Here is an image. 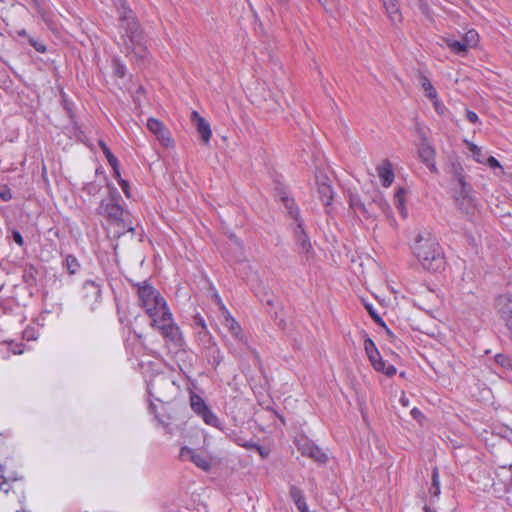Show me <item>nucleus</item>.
<instances>
[{
    "label": "nucleus",
    "mask_w": 512,
    "mask_h": 512,
    "mask_svg": "<svg viewBox=\"0 0 512 512\" xmlns=\"http://www.w3.org/2000/svg\"><path fill=\"white\" fill-rule=\"evenodd\" d=\"M99 145L104 153V155L106 156L107 158V161L108 163L111 165V166H116L118 164V160L117 158L112 154V152L110 151V149L107 147V145L103 142V141H100L99 142Z\"/></svg>",
    "instance_id": "obj_35"
},
{
    "label": "nucleus",
    "mask_w": 512,
    "mask_h": 512,
    "mask_svg": "<svg viewBox=\"0 0 512 512\" xmlns=\"http://www.w3.org/2000/svg\"><path fill=\"white\" fill-rule=\"evenodd\" d=\"M466 144L468 146L469 151L471 152L473 159L478 163H484L486 160V157L483 154L481 148L471 142H468V141H466Z\"/></svg>",
    "instance_id": "obj_29"
},
{
    "label": "nucleus",
    "mask_w": 512,
    "mask_h": 512,
    "mask_svg": "<svg viewBox=\"0 0 512 512\" xmlns=\"http://www.w3.org/2000/svg\"><path fill=\"white\" fill-rule=\"evenodd\" d=\"M0 198L4 201H8L12 198L10 189L5 185L0 186Z\"/></svg>",
    "instance_id": "obj_45"
},
{
    "label": "nucleus",
    "mask_w": 512,
    "mask_h": 512,
    "mask_svg": "<svg viewBox=\"0 0 512 512\" xmlns=\"http://www.w3.org/2000/svg\"><path fill=\"white\" fill-rule=\"evenodd\" d=\"M376 204L382 210V212L387 216V218L393 220L391 207L385 200L379 199L376 201Z\"/></svg>",
    "instance_id": "obj_38"
},
{
    "label": "nucleus",
    "mask_w": 512,
    "mask_h": 512,
    "mask_svg": "<svg viewBox=\"0 0 512 512\" xmlns=\"http://www.w3.org/2000/svg\"><path fill=\"white\" fill-rule=\"evenodd\" d=\"M173 389L174 382L171 381L168 377L155 378L150 382L148 386L149 394L161 403L170 401L171 394L168 390Z\"/></svg>",
    "instance_id": "obj_8"
},
{
    "label": "nucleus",
    "mask_w": 512,
    "mask_h": 512,
    "mask_svg": "<svg viewBox=\"0 0 512 512\" xmlns=\"http://www.w3.org/2000/svg\"><path fill=\"white\" fill-rule=\"evenodd\" d=\"M12 237H13V240H14L18 245H22V244H23V238H22L21 234H20L18 231H13V233H12Z\"/></svg>",
    "instance_id": "obj_50"
},
{
    "label": "nucleus",
    "mask_w": 512,
    "mask_h": 512,
    "mask_svg": "<svg viewBox=\"0 0 512 512\" xmlns=\"http://www.w3.org/2000/svg\"><path fill=\"white\" fill-rule=\"evenodd\" d=\"M265 302L268 304V305H273V299L272 298H267L265 300Z\"/></svg>",
    "instance_id": "obj_56"
},
{
    "label": "nucleus",
    "mask_w": 512,
    "mask_h": 512,
    "mask_svg": "<svg viewBox=\"0 0 512 512\" xmlns=\"http://www.w3.org/2000/svg\"><path fill=\"white\" fill-rule=\"evenodd\" d=\"M118 13L120 20L121 40L127 54H133L138 60L145 59L147 48L143 36L135 21L132 11L123 0H119Z\"/></svg>",
    "instance_id": "obj_2"
},
{
    "label": "nucleus",
    "mask_w": 512,
    "mask_h": 512,
    "mask_svg": "<svg viewBox=\"0 0 512 512\" xmlns=\"http://www.w3.org/2000/svg\"><path fill=\"white\" fill-rule=\"evenodd\" d=\"M252 353H254L255 357H258V354L255 352V350H252Z\"/></svg>",
    "instance_id": "obj_59"
},
{
    "label": "nucleus",
    "mask_w": 512,
    "mask_h": 512,
    "mask_svg": "<svg viewBox=\"0 0 512 512\" xmlns=\"http://www.w3.org/2000/svg\"><path fill=\"white\" fill-rule=\"evenodd\" d=\"M302 252H303V253H308V249H307V247H306V245H305V244H303V251H302Z\"/></svg>",
    "instance_id": "obj_57"
},
{
    "label": "nucleus",
    "mask_w": 512,
    "mask_h": 512,
    "mask_svg": "<svg viewBox=\"0 0 512 512\" xmlns=\"http://www.w3.org/2000/svg\"><path fill=\"white\" fill-rule=\"evenodd\" d=\"M495 361L503 368H511V360L506 355L497 354L495 356Z\"/></svg>",
    "instance_id": "obj_43"
},
{
    "label": "nucleus",
    "mask_w": 512,
    "mask_h": 512,
    "mask_svg": "<svg viewBox=\"0 0 512 512\" xmlns=\"http://www.w3.org/2000/svg\"><path fill=\"white\" fill-rule=\"evenodd\" d=\"M192 326L196 331L207 328L204 318L199 314L193 317Z\"/></svg>",
    "instance_id": "obj_40"
},
{
    "label": "nucleus",
    "mask_w": 512,
    "mask_h": 512,
    "mask_svg": "<svg viewBox=\"0 0 512 512\" xmlns=\"http://www.w3.org/2000/svg\"><path fill=\"white\" fill-rule=\"evenodd\" d=\"M378 175L383 186L388 187L394 180V173L388 163L382 164L378 167Z\"/></svg>",
    "instance_id": "obj_20"
},
{
    "label": "nucleus",
    "mask_w": 512,
    "mask_h": 512,
    "mask_svg": "<svg viewBox=\"0 0 512 512\" xmlns=\"http://www.w3.org/2000/svg\"><path fill=\"white\" fill-rule=\"evenodd\" d=\"M412 416L417 419L418 417L422 416L421 411H419L417 408H413L411 411Z\"/></svg>",
    "instance_id": "obj_54"
},
{
    "label": "nucleus",
    "mask_w": 512,
    "mask_h": 512,
    "mask_svg": "<svg viewBox=\"0 0 512 512\" xmlns=\"http://www.w3.org/2000/svg\"><path fill=\"white\" fill-rule=\"evenodd\" d=\"M298 450L301 452L303 456L312 458L313 460L320 464H324L328 460L327 453L324 452L317 445H315L313 442H310L308 440L300 442L298 444Z\"/></svg>",
    "instance_id": "obj_10"
},
{
    "label": "nucleus",
    "mask_w": 512,
    "mask_h": 512,
    "mask_svg": "<svg viewBox=\"0 0 512 512\" xmlns=\"http://www.w3.org/2000/svg\"><path fill=\"white\" fill-rule=\"evenodd\" d=\"M416 134L420 139V142L417 144V154L419 159L432 173H438L435 163L436 150L428 141L426 130L418 124L416 126Z\"/></svg>",
    "instance_id": "obj_6"
},
{
    "label": "nucleus",
    "mask_w": 512,
    "mask_h": 512,
    "mask_svg": "<svg viewBox=\"0 0 512 512\" xmlns=\"http://www.w3.org/2000/svg\"><path fill=\"white\" fill-rule=\"evenodd\" d=\"M466 117H467L468 121H470L471 123H476L478 121V116L473 111H467Z\"/></svg>",
    "instance_id": "obj_49"
},
{
    "label": "nucleus",
    "mask_w": 512,
    "mask_h": 512,
    "mask_svg": "<svg viewBox=\"0 0 512 512\" xmlns=\"http://www.w3.org/2000/svg\"><path fill=\"white\" fill-rule=\"evenodd\" d=\"M394 204L399 210L400 214L403 218H407L408 211L405 206V191L403 189H399L394 195Z\"/></svg>",
    "instance_id": "obj_25"
},
{
    "label": "nucleus",
    "mask_w": 512,
    "mask_h": 512,
    "mask_svg": "<svg viewBox=\"0 0 512 512\" xmlns=\"http://www.w3.org/2000/svg\"><path fill=\"white\" fill-rule=\"evenodd\" d=\"M429 493L431 496L438 498L441 494L440 488V477L439 470L437 467H434L431 474V486L429 488Z\"/></svg>",
    "instance_id": "obj_23"
},
{
    "label": "nucleus",
    "mask_w": 512,
    "mask_h": 512,
    "mask_svg": "<svg viewBox=\"0 0 512 512\" xmlns=\"http://www.w3.org/2000/svg\"><path fill=\"white\" fill-rule=\"evenodd\" d=\"M484 163H486L492 169H500L502 171L500 162L493 156L487 157Z\"/></svg>",
    "instance_id": "obj_44"
},
{
    "label": "nucleus",
    "mask_w": 512,
    "mask_h": 512,
    "mask_svg": "<svg viewBox=\"0 0 512 512\" xmlns=\"http://www.w3.org/2000/svg\"><path fill=\"white\" fill-rule=\"evenodd\" d=\"M118 192L116 189L110 193L108 198L101 201L97 213L102 217V224L109 236L119 237L125 232L132 231L129 213L117 202Z\"/></svg>",
    "instance_id": "obj_1"
},
{
    "label": "nucleus",
    "mask_w": 512,
    "mask_h": 512,
    "mask_svg": "<svg viewBox=\"0 0 512 512\" xmlns=\"http://www.w3.org/2000/svg\"><path fill=\"white\" fill-rule=\"evenodd\" d=\"M165 127L166 126L161 121H159L158 119L149 118L148 121H147V128L154 135H157Z\"/></svg>",
    "instance_id": "obj_34"
},
{
    "label": "nucleus",
    "mask_w": 512,
    "mask_h": 512,
    "mask_svg": "<svg viewBox=\"0 0 512 512\" xmlns=\"http://www.w3.org/2000/svg\"><path fill=\"white\" fill-rule=\"evenodd\" d=\"M114 170V176L119 181L121 178L120 171H119V163L116 166H111Z\"/></svg>",
    "instance_id": "obj_53"
},
{
    "label": "nucleus",
    "mask_w": 512,
    "mask_h": 512,
    "mask_svg": "<svg viewBox=\"0 0 512 512\" xmlns=\"http://www.w3.org/2000/svg\"><path fill=\"white\" fill-rule=\"evenodd\" d=\"M149 409H150V412H151V413H153V414L155 415V418H156L160 423H164V421H163V420H161V419L159 418V416L157 415V413H156V407H155V405H154L153 403H150V405H149Z\"/></svg>",
    "instance_id": "obj_52"
},
{
    "label": "nucleus",
    "mask_w": 512,
    "mask_h": 512,
    "mask_svg": "<svg viewBox=\"0 0 512 512\" xmlns=\"http://www.w3.org/2000/svg\"><path fill=\"white\" fill-rule=\"evenodd\" d=\"M452 172L456 185L454 197L459 207L467 214L473 213L475 209L474 199L471 195V187L465 182L463 167L459 163L452 164Z\"/></svg>",
    "instance_id": "obj_5"
},
{
    "label": "nucleus",
    "mask_w": 512,
    "mask_h": 512,
    "mask_svg": "<svg viewBox=\"0 0 512 512\" xmlns=\"http://www.w3.org/2000/svg\"><path fill=\"white\" fill-rule=\"evenodd\" d=\"M412 248L417 254L440 256L443 253L436 238L427 230L417 232L412 242Z\"/></svg>",
    "instance_id": "obj_7"
},
{
    "label": "nucleus",
    "mask_w": 512,
    "mask_h": 512,
    "mask_svg": "<svg viewBox=\"0 0 512 512\" xmlns=\"http://www.w3.org/2000/svg\"><path fill=\"white\" fill-rule=\"evenodd\" d=\"M367 357L376 371L382 372L389 377L396 374V368L393 365H386L379 352L377 355L372 354Z\"/></svg>",
    "instance_id": "obj_14"
},
{
    "label": "nucleus",
    "mask_w": 512,
    "mask_h": 512,
    "mask_svg": "<svg viewBox=\"0 0 512 512\" xmlns=\"http://www.w3.org/2000/svg\"><path fill=\"white\" fill-rule=\"evenodd\" d=\"M496 308L503 320L512 318V298L509 295H500L496 300Z\"/></svg>",
    "instance_id": "obj_15"
},
{
    "label": "nucleus",
    "mask_w": 512,
    "mask_h": 512,
    "mask_svg": "<svg viewBox=\"0 0 512 512\" xmlns=\"http://www.w3.org/2000/svg\"><path fill=\"white\" fill-rule=\"evenodd\" d=\"M66 266L69 274L73 275L79 268L77 258H66Z\"/></svg>",
    "instance_id": "obj_42"
},
{
    "label": "nucleus",
    "mask_w": 512,
    "mask_h": 512,
    "mask_svg": "<svg viewBox=\"0 0 512 512\" xmlns=\"http://www.w3.org/2000/svg\"><path fill=\"white\" fill-rule=\"evenodd\" d=\"M191 120L200 133L203 143L207 144L212 136L210 124L197 111L191 113Z\"/></svg>",
    "instance_id": "obj_13"
},
{
    "label": "nucleus",
    "mask_w": 512,
    "mask_h": 512,
    "mask_svg": "<svg viewBox=\"0 0 512 512\" xmlns=\"http://www.w3.org/2000/svg\"><path fill=\"white\" fill-rule=\"evenodd\" d=\"M138 297L141 306L151 319L159 316L163 311L169 309L165 299L151 285L144 282L138 285Z\"/></svg>",
    "instance_id": "obj_4"
},
{
    "label": "nucleus",
    "mask_w": 512,
    "mask_h": 512,
    "mask_svg": "<svg viewBox=\"0 0 512 512\" xmlns=\"http://www.w3.org/2000/svg\"><path fill=\"white\" fill-rule=\"evenodd\" d=\"M222 315L224 317L223 325L230 331V333L238 340L245 341V337L242 333V328L239 323L234 319L226 307L221 304L220 307Z\"/></svg>",
    "instance_id": "obj_12"
},
{
    "label": "nucleus",
    "mask_w": 512,
    "mask_h": 512,
    "mask_svg": "<svg viewBox=\"0 0 512 512\" xmlns=\"http://www.w3.org/2000/svg\"><path fill=\"white\" fill-rule=\"evenodd\" d=\"M81 298L83 305L93 311L101 299L100 286L94 281H86L81 290Z\"/></svg>",
    "instance_id": "obj_9"
},
{
    "label": "nucleus",
    "mask_w": 512,
    "mask_h": 512,
    "mask_svg": "<svg viewBox=\"0 0 512 512\" xmlns=\"http://www.w3.org/2000/svg\"><path fill=\"white\" fill-rule=\"evenodd\" d=\"M158 139V141L161 143V145L165 147H173L174 141L171 137L170 131L165 127L161 130L157 135H155Z\"/></svg>",
    "instance_id": "obj_28"
},
{
    "label": "nucleus",
    "mask_w": 512,
    "mask_h": 512,
    "mask_svg": "<svg viewBox=\"0 0 512 512\" xmlns=\"http://www.w3.org/2000/svg\"><path fill=\"white\" fill-rule=\"evenodd\" d=\"M364 349H365L367 356L372 355V354L377 355V353L379 352L374 341L369 337H367L364 340Z\"/></svg>",
    "instance_id": "obj_36"
},
{
    "label": "nucleus",
    "mask_w": 512,
    "mask_h": 512,
    "mask_svg": "<svg viewBox=\"0 0 512 512\" xmlns=\"http://www.w3.org/2000/svg\"><path fill=\"white\" fill-rule=\"evenodd\" d=\"M190 402L192 410L198 415L208 408L205 401L199 395L192 394Z\"/></svg>",
    "instance_id": "obj_27"
},
{
    "label": "nucleus",
    "mask_w": 512,
    "mask_h": 512,
    "mask_svg": "<svg viewBox=\"0 0 512 512\" xmlns=\"http://www.w3.org/2000/svg\"><path fill=\"white\" fill-rule=\"evenodd\" d=\"M420 82H421V87L426 95V97H428L429 99H431L434 103V107L435 109L440 112V105H439V101H438V96H437V92L435 90V88L433 87L432 83L429 81L428 78L426 77H421L420 79Z\"/></svg>",
    "instance_id": "obj_17"
},
{
    "label": "nucleus",
    "mask_w": 512,
    "mask_h": 512,
    "mask_svg": "<svg viewBox=\"0 0 512 512\" xmlns=\"http://www.w3.org/2000/svg\"><path fill=\"white\" fill-rule=\"evenodd\" d=\"M206 424L217 427L219 425V419L218 417L209 409L207 408L199 415Z\"/></svg>",
    "instance_id": "obj_32"
},
{
    "label": "nucleus",
    "mask_w": 512,
    "mask_h": 512,
    "mask_svg": "<svg viewBox=\"0 0 512 512\" xmlns=\"http://www.w3.org/2000/svg\"><path fill=\"white\" fill-rule=\"evenodd\" d=\"M125 72H126V67L119 63L118 61H115V73L119 76V77H123L125 75Z\"/></svg>",
    "instance_id": "obj_47"
},
{
    "label": "nucleus",
    "mask_w": 512,
    "mask_h": 512,
    "mask_svg": "<svg viewBox=\"0 0 512 512\" xmlns=\"http://www.w3.org/2000/svg\"><path fill=\"white\" fill-rule=\"evenodd\" d=\"M180 457L182 459H188L193 462L200 469L207 471L211 466L209 457L202 453H198L191 448L183 447L180 451Z\"/></svg>",
    "instance_id": "obj_11"
},
{
    "label": "nucleus",
    "mask_w": 512,
    "mask_h": 512,
    "mask_svg": "<svg viewBox=\"0 0 512 512\" xmlns=\"http://www.w3.org/2000/svg\"><path fill=\"white\" fill-rule=\"evenodd\" d=\"M366 309L368 310L369 315L374 320V322L376 324H378L379 326L383 327L387 331V333L390 334L391 331L388 329V327H387L386 323L384 322V320L382 319V317L374 310L372 305H366Z\"/></svg>",
    "instance_id": "obj_33"
},
{
    "label": "nucleus",
    "mask_w": 512,
    "mask_h": 512,
    "mask_svg": "<svg viewBox=\"0 0 512 512\" xmlns=\"http://www.w3.org/2000/svg\"><path fill=\"white\" fill-rule=\"evenodd\" d=\"M350 205L355 211H361L364 214H367V209L364 203L359 198H351Z\"/></svg>",
    "instance_id": "obj_39"
},
{
    "label": "nucleus",
    "mask_w": 512,
    "mask_h": 512,
    "mask_svg": "<svg viewBox=\"0 0 512 512\" xmlns=\"http://www.w3.org/2000/svg\"><path fill=\"white\" fill-rule=\"evenodd\" d=\"M252 353H254L255 357H258V354L255 352V350H252Z\"/></svg>",
    "instance_id": "obj_61"
},
{
    "label": "nucleus",
    "mask_w": 512,
    "mask_h": 512,
    "mask_svg": "<svg viewBox=\"0 0 512 512\" xmlns=\"http://www.w3.org/2000/svg\"><path fill=\"white\" fill-rule=\"evenodd\" d=\"M318 193L324 205H329L333 199V190L329 183H321L318 187Z\"/></svg>",
    "instance_id": "obj_24"
},
{
    "label": "nucleus",
    "mask_w": 512,
    "mask_h": 512,
    "mask_svg": "<svg viewBox=\"0 0 512 512\" xmlns=\"http://www.w3.org/2000/svg\"><path fill=\"white\" fill-rule=\"evenodd\" d=\"M316 181H317L318 187L320 186L321 183H329L328 178L322 174L316 176Z\"/></svg>",
    "instance_id": "obj_51"
},
{
    "label": "nucleus",
    "mask_w": 512,
    "mask_h": 512,
    "mask_svg": "<svg viewBox=\"0 0 512 512\" xmlns=\"http://www.w3.org/2000/svg\"><path fill=\"white\" fill-rule=\"evenodd\" d=\"M17 477L14 476H5L4 475V467L0 465V491L8 492L11 488L10 481H16Z\"/></svg>",
    "instance_id": "obj_30"
},
{
    "label": "nucleus",
    "mask_w": 512,
    "mask_h": 512,
    "mask_svg": "<svg viewBox=\"0 0 512 512\" xmlns=\"http://www.w3.org/2000/svg\"><path fill=\"white\" fill-rule=\"evenodd\" d=\"M30 43L38 52L43 53L46 51V47L41 41L30 39Z\"/></svg>",
    "instance_id": "obj_46"
},
{
    "label": "nucleus",
    "mask_w": 512,
    "mask_h": 512,
    "mask_svg": "<svg viewBox=\"0 0 512 512\" xmlns=\"http://www.w3.org/2000/svg\"><path fill=\"white\" fill-rule=\"evenodd\" d=\"M215 298L217 299V302L220 303L221 302V299L219 297V295H215Z\"/></svg>",
    "instance_id": "obj_58"
},
{
    "label": "nucleus",
    "mask_w": 512,
    "mask_h": 512,
    "mask_svg": "<svg viewBox=\"0 0 512 512\" xmlns=\"http://www.w3.org/2000/svg\"><path fill=\"white\" fill-rule=\"evenodd\" d=\"M445 44L448 48H450L451 51L457 53V54H465L468 50V47L466 44L461 41L451 39V38H445L444 39Z\"/></svg>",
    "instance_id": "obj_26"
},
{
    "label": "nucleus",
    "mask_w": 512,
    "mask_h": 512,
    "mask_svg": "<svg viewBox=\"0 0 512 512\" xmlns=\"http://www.w3.org/2000/svg\"><path fill=\"white\" fill-rule=\"evenodd\" d=\"M205 356L208 358V361L214 367V369H216L223 361V355L217 344L214 345L213 348L207 349L205 351Z\"/></svg>",
    "instance_id": "obj_22"
},
{
    "label": "nucleus",
    "mask_w": 512,
    "mask_h": 512,
    "mask_svg": "<svg viewBox=\"0 0 512 512\" xmlns=\"http://www.w3.org/2000/svg\"><path fill=\"white\" fill-rule=\"evenodd\" d=\"M464 43L466 44V46L469 48H473L475 47L477 44H478V41H479V35L478 33L471 29V30H468L466 33H465V36H464V39H463Z\"/></svg>",
    "instance_id": "obj_31"
},
{
    "label": "nucleus",
    "mask_w": 512,
    "mask_h": 512,
    "mask_svg": "<svg viewBox=\"0 0 512 512\" xmlns=\"http://www.w3.org/2000/svg\"><path fill=\"white\" fill-rule=\"evenodd\" d=\"M420 264L427 271L436 272L444 268L445 258H420Z\"/></svg>",
    "instance_id": "obj_18"
},
{
    "label": "nucleus",
    "mask_w": 512,
    "mask_h": 512,
    "mask_svg": "<svg viewBox=\"0 0 512 512\" xmlns=\"http://www.w3.org/2000/svg\"><path fill=\"white\" fill-rule=\"evenodd\" d=\"M384 8L387 12L388 17L390 18L393 24H398L402 21V15L400 12V7L398 0H382Z\"/></svg>",
    "instance_id": "obj_16"
},
{
    "label": "nucleus",
    "mask_w": 512,
    "mask_h": 512,
    "mask_svg": "<svg viewBox=\"0 0 512 512\" xmlns=\"http://www.w3.org/2000/svg\"><path fill=\"white\" fill-rule=\"evenodd\" d=\"M252 353H254L255 357H258V354L255 352V350H252Z\"/></svg>",
    "instance_id": "obj_60"
},
{
    "label": "nucleus",
    "mask_w": 512,
    "mask_h": 512,
    "mask_svg": "<svg viewBox=\"0 0 512 512\" xmlns=\"http://www.w3.org/2000/svg\"><path fill=\"white\" fill-rule=\"evenodd\" d=\"M289 495L301 512H307V505L303 493L298 487L292 485L290 487Z\"/></svg>",
    "instance_id": "obj_21"
},
{
    "label": "nucleus",
    "mask_w": 512,
    "mask_h": 512,
    "mask_svg": "<svg viewBox=\"0 0 512 512\" xmlns=\"http://www.w3.org/2000/svg\"><path fill=\"white\" fill-rule=\"evenodd\" d=\"M150 325L160 332L167 346H172L175 350H180L184 346V337L180 327L174 322L170 309L154 317Z\"/></svg>",
    "instance_id": "obj_3"
},
{
    "label": "nucleus",
    "mask_w": 512,
    "mask_h": 512,
    "mask_svg": "<svg viewBox=\"0 0 512 512\" xmlns=\"http://www.w3.org/2000/svg\"><path fill=\"white\" fill-rule=\"evenodd\" d=\"M198 344L206 351L216 345L213 336L207 328L196 331Z\"/></svg>",
    "instance_id": "obj_19"
},
{
    "label": "nucleus",
    "mask_w": 512,
    "mask_h": 512,
    "mask_svg": "<svg viewBox=\"0 0 512 512\" xmlns=\"http://www.w3.org/2000/svg\"><path fill=\"white\" fill-rule=\"evenodd\" d=\"M319 2L328 12H334L338 9V0H319Z\"/></svg>",
    "instance_id": "obj_41"
},
{
    "label": "nucleus",
    "mask_w": 512,
    "mask_h": 512,
    "mask_svg": "<svg viewBox=\"0 0 512 512\" xmlns=\"http://www.w3.org/2000/svg\"><path fill=\"white\" fill-rule=\"evenodd\" d=\"M124 192V194L127 196V197H130V193H129V184L126 180L124 179H119V182H118Z\"/></svg>",
    "instance_id": "obj_48"
},
{
    "label": "nucleus",
    "mask_w": 512,
    "mask_h": 512,
    "mask_svg": "<svg viewBox=\"0 0 512 512\" xmlns=\"http://www.w3.org/2000/svg\"><path fill=\"white\" fill-rule=\"evenodd\" d=\"M423 511H424V512H435L431 507H429V506H427V505H425V506L423 507Z\"/></svg>",
    "instance_id": "obj_55"
},
{
    "label": "nucleus",
    "mask_w": 512,
    "mask_h": 512,
    "mask_svg": "<svg viewBox=\"0 0 512 512\" xmlns=\"http://www.w3.org/2000/svg\"><path fill=\"white\" fill-rule=\"evenodd\" d=\"M283 203L285 207L287 208L289 214L294 218L297 219L298 216V209L295 206L294 200L289 198H283Z\"/></svg>",
    "instance_id": "obj_37"
}]
</instances>
